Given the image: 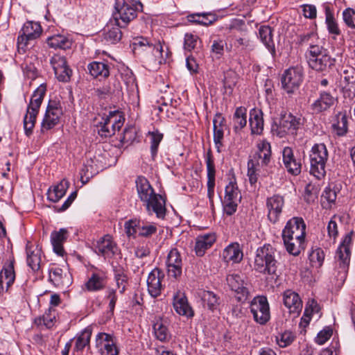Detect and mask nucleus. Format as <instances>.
I'll return each mask as SVG.
<instances>
[{"label": "nucleus", "mask_w": 355, "mask_h": 355, "mask_svg": "<svg viewBox=\"0 0 355 355\" xmlns=\"http://www.w3.org/2000/svg\"><path fill=\"white\" fill-rule=\"evenodd\" d=\"M250 309L257 323L264 325L270 320V306L265 296L254 297L250 303Z\"/></svg>", "instance_id": "nucleus-7"}, {"label": "nucleus", "mask_w": 355, "mask_h": 355, "mask_svg": "<svg viewBox=\"0 0 355 355\" xmlns=\"http://www.w3.org/2000/svg\"><path fill=\"white\" fill-rule=\"evenodd\" d=\"M54 73L59 81L68 82L70 80L72 71L67 65L65 67L57 69Z\"/></svg>", "instance_id": "nucleus-63"}, {"label": "nucleus", "mask_w": 355, "mask_h": 355, "mask_svg": "<svg viewBox=\"0 0 355 355\" xmlns=\"http://www.w3.org/2000/svg\"><path fill=\"white\" fill-rule=\"evenodd\" d=\"M305 236L306 225L301 217H293L288 220L282 233V237H295V239L305 238Z\"/></svg>", "instance_id": "nucleus-13"}, {"label": "nucleus", "mask_w": 355, "mask_h": 355, "mask_svg": "<svg viewBox=\"0 0 355 355\" xmlns=\"http://www.w3.org/2000/svg\"><path fill=\"white\" fill-rule=\"evenodd\" d=\"M38 114L39 111L27 107L26 113L24 116L23 125L24 129V133L28 137L33 132V129L36 123L37 116Z\"/></svg>", "instance_id": "nucleus-38"}, {"label": "nucleus", "mask_w": 355, "mask_h": 355, "mask_svg": "<svg viewBox=\"0 0 355 355\" xmlns=\"http://www.w3.org/2000/svg\"><path fill=\"white\" fill-rule=\"evenodd\" d=\"M164 277L163 271L155 268L148 275L147 279L148 291L154 298L159 296L162 290V281Z\"/></svg>", "instance_id": "nucleus-17"}, {"label": "nucleus", "mask_w": 355, "mask_h": 355, "mask_svg": "<svg viewBox=\"0 0 355 355\" xmlns=\"http://www.w3.org/2000/svg\"><path fill=\"white\" fill-rule=\"evenodd\" d=\"M320 190V189L318 184L309 183L304 189V193L303 195L304 200L308 204L314 202L318 198Z\"/></svg>", "instance_id": "nucleus-49"}, {"label": "nucleus", "mask_w": 355, "mask_h": 355, "mask_svg": "<svg viewBox=\"0 0 355 355\" xmlns=\"http://www.w3.org/2000/svg\"><path fill=\"white\" fill-rule=\"evenodd\" d=\"M115 8L116 12H114L113 17L119 26L125 28L137 17L138 11H142L143 4L140 1L136 2L134 5L123 2L121 6L117 5Z\"/></svg>", "instance_id": "nucleus-4"}, {"label": "nucleus", "mask_w": 355, "mask_h": 355, "mask_svg": "<svg viewBox=\"0 0 355 355\" xmlns=\"http://www.w3.org/2000/svg\"><path fill=\"white\" fill-rule=\"evenodd\" d=\"M343 18L346 25L352 28H355V10L353 8H346L343 12Z\"/></svg>", "instance_id": "nucleus-62"}, {"label": "nucleus", "mask_w": 355, "mask_h": 355, "mask_svg": "<svg viewBox=\"0 0 355 355\" xmlns=\"http://www.w3.org/2000/svg\"><path fill=\"white\" fill-rule=\"evenodd\" d=\"M138 197L143 202L147 201L156 193L149 181L144 176H138L135 180Z\"/></svg>", "instance_id": "nucleus-26"}, {"label": "nucleus", "mask_w": 355, "mask_h": 355, "mask_svg": "<svg viewBox=\"0 0 355 355\" xmlns=\"http://www.w3.org/2000/svg\"><path fill=\"white\" fill-rule=\"evenodd\" d=\"M42 29L40 24L37 22L31 21H26L17 37V50L19 53H24L28 48L30 41L39 37L42 33Z\"/></svg>", "instance_id": "nucleus-5"}, {"label": "nucleus", "mask_w": 355, "mask_h": 355, "mask_svg": "<svg viewBox=\"0 0 355 355\" xmlns=\"http://www.w3.org/2000/svg\"><path fill=\"white\" fill-rule=\"evenodd\" d=\"M324 257L325 254L323 250L320 248H317L309 254V260L313 266L320 268L323 263Z\"/></svg>", "instance_id": "nucleus-56"}, {"label": "nucleus", "mask_w": 355, "mask_h": 355, "mask_svg": "<svg viewBox=\"0 0 355 355\" xmlns=\"http://www.w3.org/2000/svg\"><path fill=\"white\" fill-rule=\"evenodd\" d=\"M206 165L207 171V196L211 204H213L216 170L211 149H209L206 155Z\"/></svg>", "instance_id": "nucleus-21"}, {"label": "nucleus", "mask_w": 355, "mask_h": 355, "mask_svg": "<svg viewBox=\"0 0 355 355\" xmlns=\"http://www.w3.org/2000/svg\"><path fill=\"white\" fill-rule=\"evenodd\" d=\"M46 87L44 85L39 86L32 94L27 107L39 111L46 94Z\"/></svg>", "instance_id": "nucleus-40"}, {"label": "nucleus", "mask_w": 355, "mask_h": 355, "mask_svg": "<svg viewBox=\"0 0 355 355\" xmlns=\"http://www.w3.org/2000/svg\"><path fill=\"white\" fill-rule=\"evenodd\" d=\"M149 215L155 214L157 218L164 219L166 214V199L162 195L155 193L144 202Z\"/></svg>", "instance_id": "nucleus-14"}, {"label": "nucleus", "mask_w": 355, "mask_h": 355, "mask_svg": "<svg viewBox=\"0 0 355 355\" xmlns=\"http://www.w3.org/2000/svg\"><path fill=\"white\" fill-rule=\"evenodd\" d=\"M87 69L94 78H107L110 76V67L106 62L94 61L87 65Z\"/></svg>", "instance_id": "nucleus-29"}, {"label": "nucleus", "mask_w": 355, "mask_h": 355, "mask_svg": "<svg viewBox=\"0 0 355 355\" xmlns=\"http://www.w3.org/2000/svg\"><path fill=\"white\" fill-rule=\"evenodd\" d=\"M276 253V250L269 244L259 248L254 259V270L260 273L275 274L277 269Z\"/></svg>", "instance_id": "nucleus-1"}, {"label": "nucleus", "mask_w": 355, "mask_h": 355, "mask_svg": "<svg viewBox=\"0 0 355 355\" xmlns=\"http://www.w3.org/2000/svg\"><path fill=\"white\" fill-rule=\"evenodd\" d=\"M328 157V151L324 144L313 145L309 155L310 173L318 180H321L325 176V167Z\"/></svg>", "instance_id": "nucleus-2"}, {"label": "nucleus", "mask_w": 355, "mask_h": 355, "mask_svg": "<svg viewBox=\"0 0 355 355\" xmlns=\"http://www.w3.org/2000/svg\"><path fill=\"white\" fill-rule=\"evenodd\" d=\"M238 80V76L236 72L230 70L225 73L223 79L224 88L229 92H232L233 88L235 87Z\"/></svg>", "instance_id": "nucleus-57"}, {"label": "nucleus", "mask_w": 355, "mask_h": 355, "mask_svg": "<svg viewBox=\"0 0 355 355\" xmlns=\"http://www.w3.org/2000/svg\"><path fill=\"white\" fill-rule=\"evenodd\" d=\"M303 80V69L300 67H290L282 74L281 83L284 89L288 94L297 89Z\"/></svg>", "instance_id": "nucleus-9"}, {"label": "nucleus", "mask_w": 355, "mask_h": 355, "mask_svg": "<svg viewBox=\"0 0 355 355\" xmlns=\"http://www.w3.org/2000/svg\"><path fill=\"white\" fill-rule=\"evenodd\" d=\"M157 226L154 224L141 225L139 221L138 227L139 235L143 237H150L157 232Z\"/></svg>", "instance_id": "nucleus-59"}, {"label": "nucleus", "mask_w": 355, "mask_h": 355, "mask_svg": "<svg viewBox=\"0 0 355 355\" xmlns=\"http://www.w3.org/2000/svg\"><path fill=\"white\" fill-rule=\"evenodd\" d=\"M297 43L302 46L311 47L315 43H319V37L317 33L309 32L297 36Z\"/></svg>", "instance_id": "nucleus-50"}, {"label": "nucleus", "mask_w": 355, "mask_h": 355, "mask_svg": "<svg viewBox=\"0 0 355 355\" xmlns=\"http://www.w3.org/2000/svg\"><path fill=\"white\" fill-rule=\"evenodd\" d=\"M55 320V310L49 308L42 317L35 320L37 324H43L46 328L50 329L54 325Z\"/></svg>", "instance_id": "nucleus-51"}, {"label": "nucleus", "mask_w": 355, "mask_h": 355, "mask_svg": "<svg viewBox=\"0 0 355 355\" xmlns=\"http://www.w3.org/2000/svg\"><path fill=\"white\" fill-rule=\"evenodd\" d=\"M107 284L105 275L97 272H93L91 277L85 282V286L87 291L96 292L103 290Z\"/></svg>", "instance_id": "nucleus-31"}, {"label": "nucleus", "mask_w": 355, "mask_h": 355, "mask_svg": "<svg viewBox=\"0 0 355 355\" xmlns=\"http://www.w3.org/2000/svg\"><path fill=\"white\" fill-rule=\"evenodd\" d=\"M336 265L338 266V275L341 281L346 278L348 266L350 261V249L338 247L336 252Z\"/></svg>", "instance_id": "nucleus-24"}, {"label": "nucleus", "mask_w": 355, "mask_h": 355, "mask_svg": "<svg viewBox=\"0 0 355 355\" xmlns=\"http://www.w3.org/2000/svg\"><path fill=\"white\" fill-rule=\"evenodd\" d=\"M326 53H327V49H324L322 46H320L318 43H315L314 45H312L311 47L309 48L306 53V57L308 61L309 60V58L313 59L314 58H317V56Z\"/></svg>", "instance_id": "nucleus-61"}, {"label": "nucleus", "mask_w": 355, "mask_h": 355, "mask_svg": "<svg viewBox=\"0 0 355 355\" xmlns=\"http://www.w3.org/2000/svg\"><path fill=\"white\" fill-rule=\"evenodd\" d=\"M62 115L63 110L60 103L54 100H50L41 123V133L44 134L58 125Z\"/></svg>", "instance_id": "nucleus-6"}, {"label": "nucleus", "mask_w": 355, "mask_h": 355, "mask_svg": "<svg viewBox=\"0 0 355 355\" xmlns=\"http://www.w3.org/2000/svg\"><path fill=\"white\" fill-rule=\"evenodd\" d=\"M234 130L238 132L247 124V110L243 107H237L234 114Z\"/></svg>", "instance_id": "nucleus-45"}, {"label": "nucleus", "mask_w": 355, "mask_h": 355, "mask_svg": "<svg viewBox=\"0 0 355 355\" xmlns=\"http://www.w3.org/2000/svg\"><path fill=\"white\" fill-rule=\"evenodd\" d=\"M49 281L60 288H67L72 282L70 274L58 267L49 269Z\"/></svg>", "instance_id": "nucleus-18"}, {"label": "nucleus", "mask_w": 355, "mask_h": 355, "mask_svg": "<svg viewBox=\"0 0 355 355\" xmlns=\"http://www.w3.org/2000/svg\"><path fill=\"white\" fill-rule=\"evenodd\" d=\"M284 205V198L279 195H274L266 200L268 218L272 223H276L282 212Z\"/></svg>", "instance_id": "nucleus-16"}, {"label": "nucleus", "mask_w": 355, "mask_h": 355, "mask_svg": "<svg viewBox=\"0 0 355 355\" xmlns=\"http://www.w3.org/2000/svg\"><path fill=\"white\" fill-rule=\"evenodd\" d=\"M41 251L39 249L31 251L27 250V264L33 272H37L40 269Z\"/></svg>", "instance_id": "nucleus-47"}, {"label": "nucleus", "mask_w": 355, "mask_h": 355, "mask_svg": "<svg viewBox=\"0 0 355 355\" xmlns=\"http://www.w3.org/2000/svg\"><path fill=\"white\" fill-rule=\"evenodd\" d=\"M92 336V331L89 329H85L81 334L78 336L74 350L83 351V349L89 343L90 338Z\"/></svg>", "instance_id": "nucleus-55"}, {"label": "nucleus", "mask_w": 355, "mask_h": 355, "mask_svg": "<svg viewBox=\"0 0 355 355\" xmlns=\"http://www.w3.org/2000/svg\"><path fill=\"white\" fill-rule=\"evenodd\" d=\"M342 77L345 83V86L343 88V96L345 98H350L351 90L347 87H353L355 85V69L352 67H347L343 71Z\"/></svg>", "instance_id": "nucleus-41"}, {"label": "nucleus", "mask_w": 355, "mask_h": 355, "mask_svg": "<svg viewBox=\"0 0 355 355\" xmlns=\"http://www.w3.org/2000/svg\"><path fill=\"white\" fill-rule=\"evenodd\" d=\"M198 40L199 37L197 35L186 33L184 38V49L186 51H191L196 48Z\"/></svg>", "instance_id": "nucleus-60"}, {"label": "nucleus", "mask_w": 355, "mask_h": 355, "mask_svg": "<svg viewBox=\"0 0 355 355\" xmlns=\"http://www.w3.org/2000/svg\"><path fill=\"white\" fill-rule=\"evenodd\" d=\"M243 255V252L238 243L230 244L223 252V258L226 262L239 263L242 260Z\"/></svg>", "instance_id": "nucleus-34"}, {"label": "nucleus", "mask_w": 355, "mask_h": 355, "mask_svg": "<svg viewBox=\"0 0 355 355\" xmlns=\"http://www.w3.org/2000/svg\"><path fill=\"white\" fill-rule=\"evenodd\" d=\"M258 151L255 153L254 155H260L261 159V164L263 166H267L271 157V146L270 144L266 141L263 140L257 145Z\"/></svg>", "instance_id": "nucleus-43"}, {"label": "nucleus", "mask_w": 355, "mask_h": 355, "mask_svg": "<svg viewBox=\"0 0 355 355\" xmlns=\"http://www.w3.org/2000/svg\"><path fill=\"white\" fill-rule=\"evenodd\" d=\"M153 331L155 338L161 342H167L171 338V334L162 321H157L153 324Z\"/></svg>", "instance_id": "nucleus-48"}, {"label": "nucleus", "mask_w": 355, "mask_h": 355, "mask_svg": "<svg viewBox=\"0 0 355 355\" xmlns=\"http://www.w3.org/2000/svg\"><path fill=\"white\" fill-rule=\"evenodd\" d=\"M282 239L286 251L293 256H298L305 248V238L282 237Z\"/></svg>", "instance_id": "nucleus-32"}, {"label": "nucleus", "mask_w": 355, "mask_h": 355, "mask_svg": "<svg viewBox=\"0 0 355 355\" xmlns=\"http://www.w3.org/2000/svg\"><path fill=\"white\" fill-rule=\"evenodd\" d=\"M188 21L196 24L208 26L216 21V17L211 12H198L189 15Z\"/></svg>", "instance_id": "nucleus-39"}, {"label": "nucleus", "mask_w": 355, "mask_h": 355, "mask_svg": "<svg viewBox=\"0 0 355 355\" xmlns=\"http://www.w3.org/2000/svg\"><path fill=\"white\" fill-rule=\"evenodd\" d=\"M229 287L235 293L238 302L243 303L248 300L250 292L245 277L243 274H230L226 278Z\"/></svg>", "instance_id": "nucleus-8"}, {"label": "nucleus", "mask_w": 355, "mask_h": 355, "mask_svg": "<svg viewBox=\"0 0 355 355\" xmlns=\"http://www.w3.org/2000/svg\"><path fill=\"white\" fill-rule=\"evenodd\" d=\"M202 300L204 307L207 308L211 311L218 309L220 304L219 297L214 292L205 291L202 295Z\"/></svg>", "instance_id": "nucleus-44"}, {"label": "nucleus", "mask_w": 355, "mask_h": 355, "mask_svg": "<svg viewBox=\"0 0 355 355\" xmlns=\"http://www.w3.org/2000/svg\"><path fill=\"white\" fill-rule=\"evenodd\" d=\"M282 162L286 171L293 175L300 174L302 166V159L300 155H295L293 150L289 146L283 148Z\"/></svg>", "instance_id": "nucleus-10"}, {"label": "nucleus", "mask_w": 355, "mask_h": 355, "mask_svg": "<svg viewBox=\"0 0 355 355\" xmlns=\"http://www.w3.org/2000/svg\"><path fill=\"white\" fill-rule=\"evenodd\" d=\"M48 45L54 49H67L71 48V42L63 35H55L47 39Z\"/></svg>", "instance_id": "nucleus-42"}, {"label": "nucleus", "mask_w": 355, "mask_h": 355, "mask_svg": "<svg viewBox=\"0 0 355 355\" xmlns=\"http://www.w3.org/2000/svg\"><path fill=\"white\" fill-rule=\"evenodd\" d=\"M283 303L290 313L298 315L302 311V301L299 295L292 290H286L284 292Z\"/></svg>", "instance_id": "nucleus-20"}, {"label": "nucleus", "mask_w": 355, "mask_h": 355, "mask_svg": "<svg viewBox=\"0 0 355 355\" xmlns=\"http://www.w3.org/2000/svg\"><path fill=\"white\" fill-rule=\"evenodd\" d=\"M250 125L253 135H261L263 130V112L259 109H252L250 112Z\"/></svg>", "instance_id": "nucleus-30"}, {"label": "nucleus", "mask_w": 355, "mask_h": 355, "mask_svg": "<svg viewBox=\"0 0 355 355\" xmlns=\"http://www.w3.org/2000/svg\"><path fill=\"white\" fill-rule=\"evenodd\" d=\"M136 130L134 127L130 126L124 129L120 141L124 144H130L136 139Z\"/></svg>", "instance_id": "nucleus-58"}, {"label": "nucleus", "mask_w": 355, "mask_h": 355, "mask_svg": "<svg viewBox=\"0 0 355 355\" xmlns=\"http://www.w3.org/2000/svg\"><path fill=\"white\" fill-rule=\"evenodd\" d=\"M68 231L65 228H61L59 231H53L51 234V241L53 251L60 256H62L64 250L63 243L67 240Z\"/></svg>", "instance_id": "nucleus-28"}, {"label": "nucleus", "mask_w": 355, "mask_h": 355, "mask_svg": "<svg viewBox=\"0 0 355 355\" xmlns=\"http://www.w3.org/2000/svg\"><path fill=\"white\" fill-rule=\"evenodd\" d=\"M309 66L317 71H324L327 67L333 64L334 60L328 53L317 56L313 59L309 58L307 61Z\"/></svg>", "instance_id": "nucleus-36"}, {"label": "nucleus", "mask_w": 355, "mask_h": 355, "mask_svg": "<svg viewBox=\"0 0 355 355\" xmlns=\"http://www.w3.org/2000/svg\"><path fill=\"white\" fill-rule=\"evenodd\" d=\"M167 272L169 277L175 279L181 276L182 272V260L180 253L176 248L170 250L166 261Z\"/></svg>", "instance_id": "nucleus-15"}, {"label": "nucleus", "mask_w": 355, "mask_h": 355, "mask_svg": "<svg viewBox=\"0 0 355 355\" xmlns=\"http://www.w3.org/2000/svg\"><path fill=\"white\" fill-rule=\"evenodd\" d=\"M241 198V196L236 180L230 181L225 187V196L224 199H227L228 200H240Z\"/></svg>", "instance_id": "nucleus-52"}, {"label": "nucleus", "mask_w": 355, "mask_h": 355, "mask_svg": "<svg viewBox=\"0 0 355 355\" xmlns=\"http://www.w3.org/2000/svg\"><path fill=\"white\" fill-rule=\"evenodd\" d=\"M337 101V98L329 92L321 91L318 98L311 104V110L315 113L325 112L332 107Z\"/></svg>", "instance_id": "nucleus-19"}, {"label": "nucleus", "mask_w": 355, "mask_h": 355, "mask_svg": "<svg viewBox=\"0 0 355 355\" xmlns=\"http://www.w3.org/2000/svg\"><path fill=\"white\" fill-rule=\"evenodd\" d=\"M325 23L329 33L331 35H339L341 32L334 14L329 6L325 7Z\"/></svg>", "instance_id": "nucleus-46"}, {"label": "nucleus", "mask_w": 355, "mask_h": 355, "mask_svg": "<svg viewBox=\"0 0 355 355\" xmlns=\"http://www.w3.org/2000/svg\"><path fill=\"white\" fill-rule=\"evenodd\" d=\"M302 125L300 116L284 112L281 113L278 124L273 125L272 130L279 137L282 138L286 135H296Z\"/></svg>", "instance_id": "nucleus-3"}, {"label": "nucleus", "mask_w": 355, "mask_h": 355, "mask_svg": "<svg viewBox=\"0 0 355 355\" xmlns=\"http://www.w3.org/2000/svg\"><path fill=\"white\" fill-rule=\"evenodd\" d=\"M10 262L6 263L0 271V293L3 290V279L6 280V291L13 284L15 280V272L14 269L15 259L13 257L10 258Z\"/></svg>", "instance_id": "nucleus-25"}, {"label": "nucleus", "mask_w": 355, "mask_h": 355, "mask_svg": "<svg viewBox=\"0 0 355 355\" xmlns=\"http://www.w3.org/2000/svg\"><path fill=\"white\" fill-rule=\"evenodd\" d=\"M120 28L121 27L116 24V26L108 29L107 31H105V40L111 44H116L119 42L122 37V33Z\"/></svg>", "instance_id": "nucleus-53"}, {"label": "nucleus", "mask_w": 355, "mask_h": 355, "mask_svg": "<svg viewBox=\"0 0 355 355\" xmlns=\"http://www.w3.org/2000/svg\"><path fill=\"white\" fill-rule=\"evenodd\" d=\"M118 116L110 112L105 118L102 119L99 123L98 133L101 137L107 138L114 135L116 131H119L123 124L121 116L117 119Z\"/></svg>", "instance_id": "nucleus-11"}, {"label": "nucleus", "mask_w": 355, "mask_h": 355, "mask_svg": "<svg viewBox=\"0 0 355 355\" xmlns=\"http://www.w3.org/2000/svg\"><path fill=\"white\" fill-rule=\"evenodd\" d=\"M117 247L110 235L107 234L97 241L96 252L105 257H110L116 254Z\"/></svg>", "instance_id": "nucleus-23"}, {"label": "nucleus", "mask_w": 355, "mask_h": 355, "mask_svg": "<svg viewBox=\"0 0 355 355\" xmlns=\"http://www.w3.org/2000/svg\"><path fill=\"white\" fill-rule=\"evenodd\" d=\"M69 182L62 180L58 184L54 186L53 189L49 188L47 191V198L53 202L59 201L66 193L69 187Z\"/></svg>", "instance_id": "nucleus-37"}, {"label": "nucleus", "mask_w": 355, "mask_h": 355, "mask_svg": "<svg viewBox=\"0 0 355 355\" xmlns=\"http://www.w3.org/2000/svg\"><path fill=\"white\" fill-rule=\"evenodd\" d=\"M139 226V220H129L124 224L125 233L128 236H134L138 231V227Z\"/></svg>", "instance_id": "nucleus-64"}, {"label": "nucleus", "mask_w": 355, "mask_h": 355, "mask_svg": "<svg viewBox=\"0 0 355 355\" xmlns=\"http://www.w3.org/2000/svg\"><path fill=\"white\" fill-rule=\"evenodd\" d=\"M173 308L177 313L180 315L191 318L193 316V311L189 306L187 298L184 293L178 291L173 295Z\"/></svg>", "instance_id": "nucleus-22"}, {"label": "nucleus", "mask_w": 355, "mask_h": 355, "mask_svg": "<svg viewBox=\"0 0 355 355\" xmlns=\"http://www.w3.org/2000/svg\"><path fill=\"white\" fill-rule=\"evenodd\" d=\"M259 35L263 44L274 57L276 52L271 28L268 26H261L259 29Z\"/></svg>", "instance_id": "nucleus-35"}, {"label": "nucleus", "mask_w": 355, "mask_h": 355, "mask_svg": "<svg viewBox=\"0 0 355 355\" xmlns=\"http://www.w3.org/2000/svg\"><path fill=\"white\" fill-rule=\"evenodd\" d=\"M150 137V154L151 157L153 160H155L157 152L158 147L163 139V135L158 131L149 132Z\"/></svg>", "instance_id": "nucleus-54"}, {"label": "nucleus", "mask_w": 355, "mask_h": 355, "mask_svg": "<svg viewBox=\"0 0 355 355\" xmlns=\"http://www.w3.org/2000/svg\"><path fill=\"white\" fill-rule=\"evenodd\" d=\"M332 128L336 134L342 137L347 134L348 130V121L347 112H338L336 114L333 123Z\"/></svg>", "instance_id": "nucleus-33"}, {"label": "nucleus", "mask_w": 355, "mask_h": 355, "mask_svg": "<svg viewBox=\"0 0 355 355\" xmlns=\"http://www.w3.org/2000/svg\"><path fill=\"white\" fill-rule=\"evenodd\" d=\"M96 347L99 349L101 355H118L119 353L114 336L104 332L96 335Z\"/></svg>", "instance_id": "nucleus-12"}, {"label": "nucleus", "mask_w": 355, "mask_h": 355, "mask_svg": "<svg viewBox=\"0 0 355 355\" xmlns=\"http://www.w3.org/2000/svg\"><path fill=\"white\" fill-rule=\"evenodd\" d=\"M216 241V236L213 233L199 235L196 238L195 252L197 256L202 257L205 251L211 248Z\"/></svg>", "instance_id": "nucleus-27"}]
</instances>
